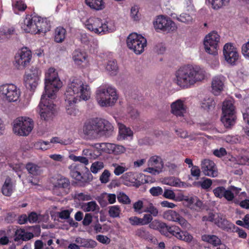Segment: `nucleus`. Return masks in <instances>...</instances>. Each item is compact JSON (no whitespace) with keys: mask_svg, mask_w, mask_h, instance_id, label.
<instances>
[{"mask_svg":"<svg viewBox=\"0 0 249 249\" xmlns=\"http://www.w3.org/2000/svg\"><path fill=\"white\" fill-rule=\"evenodd\" d=\"M62 82L54 68H50L45 74V92L41 97L38 107L42 120H48L52 117L55 111V105L53 99L56 97V93L62 87Z\"/></svg>","mask_w":249,"mask_h":249,"instance_id":"1","label":"nucleus"},{"mask_svg":"<svg viewBox=\"0 0 249 249\" xmlns=\"http://www.w3.org/2000/svg\"><path fill=\"white\" fill-rule=\"evenodd\" d=\"M176 83L182 88H189L205 78V71L197 66L187 65L176 72Z\"/></svg>","mask_w":249,"mask_h":249,"instance_id":"2","label":"nucleus"},{"mask_svg":"<svg viewBox=\"0 0 249 249\" xmlns=\"http://www.w3.org/2000/svg\"><path fill=\"white\" fill-rule=\"evenodd\" d=\"M83 130L87 135L96 134L100 137L108 138L113 135L114 127L107 120L95 118L87 121L84 124Z\"/></svg>","mask_w":249,"mask_h":249,"instance_id":"3","label":"nucleus"},{"mask_svg":"<svg viewBox=\"0 0 249 249\" xmlns=\"http://www.w3.org/2000/svg\"><path fill=\"white\" fill-rule=\"evenodd\" d=\"M65 98L69 102L78 100L87 101L90 96V89L89 86L85 83L80 78L74 77L70 80L66 91Z\"/></svg>","mask_w":249,"mask_h":249,"instance_id":"4","label":"nucleus"},{"mask_svg":"<svg viewBox=\"0 0 249 249\" xmlns=\"http://www.w3.org/2000/svg\"><path fill=\"white\" fill-rule=\"evenodd\" d=\"M21 29L26 33L32 34L46 33L51 28L50 21L42 18L36 13L26 15L21 24Z\"/></svg>","mask_w":249,"mask_h":249,"instance_id":"5","label":"nucleus"},{"mask_svg":"<svg viewBox=\"0 0 249 249\" xmlns=\"http://www.w3.org/2000/svg\"><path fill=\"white\" fill-rule=\"evenodd\" d=\"M96 100L102 107L112 106L118 100L116 90L111 87H100L96 91Z\"/></svg>","mask_w":249,"mask_h":249,"instance_id":"6","label":"nucleus"},{"mask_svg":"<svg viewBox=\"0 0 249 249\" xmlns=\"http://www.w3.org/2000/svg\"><path fill=\"white\" fill-rule=\"evenodd\" d=\"M222 110L221 122L226 128H231L235 125L237 120L235 107L232 102L231 100L224 101Z\"/></svg>","mask_w":249,"mask_h":249,"instance_id":"7","label":"nucleus"},{"mask_svg":"<svg viewBox=\"0 0 249 249\" xmlns=\"http://www.w3.org/2000/svg\"><path fill=\"white\" fill-rule=\"evenodd\" d=\"M72 160L74 161H79L80 163L76 164L71 170V177L82 183L88 182L89 178L85 174H83V172L87 169L86 166L89 163V160L85 157L76 156L73 157Z\"/></svg>","mask_w":249,"mask_h":249,"instance_id":"8","label":"nucleus"},{"mask_svg":"<svg viewBox=\"0 0 249 249\" xmlns=\"http://www.w3.org/2000/svg\"><path fill=\"white\" fill-rule=\"evenodd\" d=\"M34 124L33 121L29 117H19L13 122V131L17 135L26 136L32 131Z\"/></svg>","mask_w":249,"mask_h":249,"instance_id":"9","label":"nucleus"},{"mask_svg":"<svg viewBox=\"0 0 249 249\" xmlns=\"http://www.w3.org/2000/svg\"><path fill=\"white\" fill-rule=\"evenodd\" d=\"M126 44L129 49L132 50L136 54H140L144 51L147 41L142 35L132 33L127 37Z\"/></svg>","mask_w":249,"mask_h":249,"instance_id":"10","label":"nucleus"},{"mask_svg":"<svg viewBox=\"0 0 249 249\" xmlns=\"http://www.w3.org/2000/svg\"><path fill=\"white\" fill-rule=\"evenodd\" d=\"M20 95L19 90L13 84H5L0 86V96L4 100L9 102H16Z\"/></svg>","mask_w":249,"mask_h":249,"instance_id":"11","label":"nucleus"},{"mask_svg":"<svg viewBox=\"0 0 249 249\" xmlns=\"http://www.w3.org/2000/svg\"><path fill=\"white\" fill-rule=\"evenodd\" d=\"M219 40L220 36L216 32H212L210 33L205 37L204 41L206 52L214 55L217 54Z\"/></svg>","mask_w":249,"mask_h":249,"instance_id":"12","label":"nucleus"},{"mask_svg":"<svg viewBox=\"0 0 249 249\" xmlns=\"http://www.w3.org/2000/svg\"><path fill=\"white\" fill-rule=\"evenodd\" d=\"M153 25L156 30H160L163 32H169L177 29L175 22L169 18L163 15L157 16Z\"/></svg>","mask_w":249,"mask_h":249,"instance_id":"13","label":"nucleus"},{"mask_svg":"<svg viewBox=\"0 0 249 249\" xmlns=\"http://www.w3.org/2000/svg\"><path fill=\"white\" fill-rule=\"evenodd\" d=\"M71 183L70 180L65 177H60L53 184V193L58 196H63L70 193Z\"/></svg>","mask_w":249,"mask_h":249,"instance_id":"14","label":"nucleus"},{"mask_svg":"<svg viewBox=\"0 0 249 249\" xmlns=\"http://www.w3.org/2000/svg\"><path fill=\"white\" fill-rule=\"evenodd\" d=\"M41 74L40 71L36 68L32 67L30 72L24 76L25 85L27 89L34 90L38 85L39 76Z\"/></svg>","mask_w":249,"mask_h":249,"instance_id":"15","label":"nucleus"},{"mask_svg":"<svg viewBox=\"0 0 249 249\" xmlns=\"http://www.w3.org/2000/svg\"><path fill=\"white\" fill-rule=\"evenodd\" d=\"M32 58V53L27 48H22L16 54L15 57V64L18 69H23L29 64Z\"/></svg>","mask_w":249,"mask_h":249,"instance_id":"16","label":"nucleus"},{"mask_svg":"<svg viewBox=\"0 0 249 249\" xmlns=\"http://www.w3.org/2000/svg\"><path fill=\"white\" fill-rule=\"evenodd\" d=\"M163 217L168 221L178 223L182 228L189 229L190 227L188 221L175 211L169 210L164 212Z\"/></svg>","mask_w":249,"mask_h":249,"instance_id":"17","label":"nucleus"},{"mask_svg":"<svg viewBox=\"0 0 249 249\" xmlns=\"http://www.w3.org/2000/svg\"><path fill=\"white\" fill-rule=\"evenodd\" d=\"M223 54L227 62L231 65H234L239 58L236 48L230 43H227L224 45Z\"/></svg>","mask_w":249,"mask_h":249,"instance_id":"18","label":"nucleus"},{"mask_svg":"<svg viewBox=\"0 0 249 249\" xmlns=\"http://www.w3.org/2000/svg\"><path fill=\"white\" fill-rule=\"evenodd\" d=\"M170 235H173L178 239L187 242H191L193 238L192 235L188 232L186 231H181L178 226L175 225L169 227L168 236Z\"/></svg>","mask_w":249,"mask_h":249,"instance_id":"19","label":"nucleus"},{"mask_svg":"<svg viewBox=\"0 0 249 249\" xmlns=\"http://www.w3.org/2000/svg\"><path fill=\"white\" fill-rule=\"evenodd\" d=\"M201 170L205 176L216 177L218 176V170L214 162L209 159H204L201 162Z\"/></svg>","mask_w":249,"mask_h":249,"instance_id":"20","label":"nucleus"},{"mask_svg":"<svg viewBox=\"0 0 249 249\" xmlns=\"http://www.w3.org/2000/svg\"><path fill=\"white\" fill-rule=\"evenodd\" d=\"M213 221L218 227L228 232L233 231L235 229V225L228 221L222 214H217Z\"/></svg>","mask_w":249,"mask_h":249,"instance_id":"21","label":"nucleus"},{"mask_svg":"<svg viewBox=\"0 0 249 249\" xmlns=\"http://www.w3.org/2000/svg\"><path fill=\"white\" fill-rule=\"evenodd\" d=\"M171 112L177 117H183L186 112V106L182 101L177 100L171 105Z\"/></svg>","mask_w":249,"mask_h":249,"instance_id":"22","label":"nucleus"},{"mask_svg":"<svg viewBox=\"0 0 249 249\" xmlns=\"http://www.w3.org/2000/svg\"><path fill=\"white\" fill-rule=\"evenodd\" d=\"M72 59L74 63L78 65H81L82 64L86 65L88 63L87 53L79 49L75 50L73 52Z\"/></svg>","mask_w":249,"mask_h":249,"instance_id":"23","label":"nucleus"},{"mask_svg":"<svg viewBox=\"0 0 249 249\" xmlns=\"http://www.w3.org/2000/svg\"><path fill=\"white\" fill-rule=\"evenodd\" d=\"M34 235L32 232H26L24 229H18L15 231L14 240L18 242L20 240L28 241L32 239Z\"/></svg>","mask_w":249,"mask_h":249,"instance_id":"24","label":"nucleus"},{"mask_svg":"<svg viewBox=\"0 0 249 249\" xmlns=\"http://www.w3.org/2000/svg\"><path fill=\"white\" fill-rule=\"evenodd\" d=\"M150 227L153 229L158 230L162 234L168 236L169 227L166 223L155 220L150 224Z\"/></svg>","mask_w":249,"mask_h":249,"instance_id":"25","label":"nucleus"},{"mask_svg":"<svg viewBox=\"0 0 249 249\" xmlns=\"http://www.w3.org/2000/svg\"><path fill=\"white\" fill-rule=\"evenodd\" d=\"M241 191L240 188L231 185L228 187L227 189H226L223 197L228 201H231L233 200L235 196H237Z\"/></svg>","mask_w":249,"mask_h":249,"instance_id":"26","label":"nucleus"},{"mask_svg":"<svg viewBox=\"0 0 249 249\" xmlns=\"http://www.w3.org/2000/svg\"><path fill=\"white\" fill-rule=\"evenodd\" d=\"M75 242L80 245V246L88 249H92L95 248L97 243L91 239H85L78 237L76 238Z\"/></svg>","mask_w":249,"mask_h":249,"instance_id":"27","label":"nucleus"},{"mask_svg":"<svg viewBox=\"0 0 249 249\" xmlns=\"http://www.w3.org/2000/svg\"><path fill=\"white\" fill-rule=\"evenodd\" d=\"M97 29L99 30V32H95V34L104 35L112 32L114 30L115 27L111 21H106L103 22L102 21V25L97 26Z\"/></svg>","mask_w":249,"mask_h":249,"instance_id":"28","label":"nucleus"},{"mask_svg":"<svg viewBox=\"0 0 249 249\" xmlns=\"http://www.w3.org/2000/svg\"><path fill=\"white\" fill-rule=\"evenodd\" d=\"M102 25V19L97 18H90L86 21L85 26L87 29L95 33L99 32L97 29V26Z\"/></svg>","mask_w":249,"mask_h":249,"instance_id":"29","label":"nucleus"},{"mask_svg":"<svg viewBox=\"0 0 249 249\" xmlns=\"http://www.w3.org/2000/svg\"><path fill=\"white\" fill-rule=\"evenodd\" d=\"M14 186L11 178L7 177L1 188L2 194L6 196H10L13 193Z\"/></svg>","mask_w":249,"mask_h":249,"instance_id":"30","label":"nucleus"},{"mask_svg":"<svg viewBox=\"0 0 249 249\" xmlns=\"http://www.w3.org/2000/svg\"><path fill=\"white\" fill-rule=\"evenodd\" d=\"M119 140H124L128 137H132L133 135V131L130 128L127 127L122 124H119Z\"/></svg>","mask_w":249,"mask_h":249,"instance_id":"31","label":"nucleus"},{"mask_svg":"<svg viewBox=\"0 0 249 249\" xmlns=\"http://www.w3.org/2000/svg\"><path fill=\"white\" fill-rule=\"evenodd\" d=\"M107 148V152L115 155H119L123 153L125 151V148L122 145H117L114 143H107L106 144Z\"/></svg>","mask_w":249,"mask_h":249,"instance_id":"32","label":"nucleus"},{"mask_svg":"<svg viewBox=\"0 0 249 249\" xmlns=\"http://www.w3.org/2000/svg\"><path fill=\"white\" fill-rule=\"evenodd\" d=\"M66 30L62 27H57L54 31V41L56 43L64 41L66 36Z\"/></svg>","mask_w":249,"mask_h":249,"instance_id":"33","label":"nucleus"},{"mask_svg":"<svg viewBox=\"0 0 249 249\" xmlns=\"http://www.w3.org/2000/svg\"><path fill=\"white\" fill-rule=\"evenodd\" d=\"M224 84L222 81L218 77H215L212 83V88L213 93L217 95L223 90Z\"/></svg>","mask_w":249,"mask_h":249,"instance_id":"34","label":"nucleus"},{"mask_svg":"<svg viewBox=\"0 0 249 249\" xmlns=\"http://www.w3.org/2000/svg\"><path fill=\"white\" fill-rule=\"evenodd\" d=\"M135 235L138 237L147 241H152L153 236L144 227L137 229L135 231Z\"/></svg>","mask_w":249,"mask_h":249,"instance_id":"35","label":"nucleus"},{"mask_svg":"<svg viewBox=\"0 0 249 249\" xmlns=\"http://www.w3.org/2000/svg\"><path fill=\"white\" fill-rule=\"evenodd\" d=\"M85 3L91 9L95 10H102L105 7L103 0H85Z\"/></svg>","mask_w":249,"mask_h":249,"instance_id":"36","label":"nucleus"},{"mask_svg":"<svg viewBox=\"0 0 249 249\" xmlns=\"http://www.w3.org/2000/svg\"><path fill=\"white\" fill-rule=\"evenodd\" d=\"M106 70L110 75H116L118 72L119 67L116 60H108L106 67Z\"/></svg>","mask_w":249,"mask_h":249,"instance_id":"37","label":"nucleus"},{"mask_svg":"<svg viewBox=\"0 0 249 249\" xmlns=\"http://www.w3.org/2000/svg\"><path fill=\"white\" fill-rule=\"evenodd\" d=\"M25 168L28 173L33 176H38L41 173L40 167L32 162L27 163L26 164Z\"/></svg>","mask_w":249,"mask_h":249,"instance_id":"38","label":"nucleus"},{"mask_svg":"<svg viewBox=\"0 0 249 249\" xmlns=\"http://www.w3.org/2000/svg\"><path fill=\"white\" fill-rule=\"evenodd\" d=\"M202 240L205 242H207L212 244L214 246H216L220 244V239L214 235L205 234L202 236Z\"/></svg>","mask_w":249,"mask_h":249,"instance_id":"39","label":"nucleus"},{"mask_svg":"<svg viewBox=\"0 0 249 249\" xmlns=\"http://www.w3.org/2000/svg\"><path fill=\"white\" fill-rule=\"evenodd\" d=\"M78 100L73 101V102H69L67 98H65L66 109L67 113L70 115H75L77 110L75 108V104Z\"/></svg>","mask_w":249,"mask_h":249,"instance_id":"40","label":"nucleus"},{"mask_svg":"<svg viewBox=\"0 0 249 249\" xmlns=\"http://www.w3.org/2000/svg\"><path fill=\"white\" fill-rule=\"evenodd\" d=\"M12 7L15 14H18V11L23 12L27 8L26 4L21 0L13 1Z\"/></svg>","mask_w":249,"mask_h":249,"instance_id":"41","label":"nucleus"},{"mask_svg":"<svg viewBox=\"0 0 249 249\" xmlns=\"http://www.w3.org/2000/svg\"><path fill=\"white\" fill-rule=\"evenodd\" d=\"M215 102L213 98L206 97L202 101L201 106L205 110H209L215 107Z\"/></svg>","mask_w":249,"mask_h":249,"instance_id":"42","label":"nucleus"},{"mask_svg":"<svg viewBox=\"0 0 249 249\" xmlns=\"http://www.w3.org/2000/svg\"><path fill=\"white\" fill-rule=\"evenodd\" d=\"M143 212L149 213L152 216L156 217L158 216L159 211L158 209L151 203H148L147 205H144Z\"/></svg>","mask_w":249,"mask_h":249,"instance_id":"43","label":"nucleus"},{"mask_svg":"<svg viewBox=\"0 0 249 249\" xmlns=\"http://www.w3.org/2000/svg\"><path fill=\"white\" fill-rule=\"evenodd\" d=\"M83 208L85 212H93L96 209H99V206L94 201L89 202L85 203L83 205Z\"/></svg>","mask_w":249,"mask_h":249,"instance_id":"44","label":"nucleus"},{"mask_svg":"<svg viewBox=\"0 0 249 249\" xmlns=\"http://www.w3.org/2000/svg\"><path fill=\"white\" fill-rule=\"evenodd\" d=\"M133 175L134 174L132 172H129L124 174L122 176V178L124 181L132 183L133 185L138 186L140 185V184H137L136 183V179L133 178Z\"/></svg>","mask_w":249,"mask_h":249,"instance_id":"45","label":"nucleus"},{"mask_svg":"<svg viewBox=\"0 0 249 249\" xmlns=\"http://www.w3.org/2000/svg\"><path fill=\"white\" fill-rule=\"evenodd\" d=\"M73 199L76 201H88L91 199L89 195L85 194L83 193H76L73 196Z\"/></svg>","mask_w":249,"mask_h":249,"instance_id":"46","label":"nucleus"},{"mask_svg":"<svg viewBox=\"0 0 249 249\" xmlns=\"http://www.w3.org/2000/svg\"><path fill=\"white\" fill-rule=\"evenodd\" d=\"M121 212L120 208L117 205L112 206L110 207L108 213L109 216L113 218L119 217Z\"/></svg>","mask_w":249,"mask_h":249,"instance_id":"47","label":"nucleus"},{"mask_svg":"<svg viewBox=\"0 0 249 249\" xmlns=\"http://www.w3.org/2000/svg\"><path fill=\"white\" fill-rule=\"evenodd\" d=\"M35 146L37 149L46 150L50 148V143L49 142L39 141L36 142Z\"/></svg>","mask_w":249,"mask_h":249,"instance_id":"48","label":"nucleus"},{"mask_svg":"<svg viewBox=\"0 0 249 249\" xmlns=\"http://www.w3.org/2000/svg\"><path fill=\"white\" fill-rule=\"evenodd\" d=\"M230 0H212V7L214 9H218L225 5L229 2Z\"/></svg>","mask_w":249,"mask_h":249,"instance_id":"49","label":"nucleus"},{"mask_svg":"<svg viewBox=\"0 0 249 249\" xmlns=\"http://www.w3.org/2000/svg\"><path fill=\"white\" fill-rule=\"evenodd\" d=\"M104 167V164L101 161H95L93 162L91 166L90 171L93 174H96L99 171Z\"/></svg>","mask_w":249,"mask_h":249,"instance_id":"50","label":"nucleus"},{"mask_svg":"<svg viewBox=\"0 0 249 249\" xmlns=\"http://www.w3.org/2000/svg\"><path fill=\"white\" fill-rule=\"evenodd\" d=\"M178 21L186 23H190L192 22L193 18L189 14L186 13L181 14L179 17L177 18Z\"/></svg>","mask_w":249,"mask_h":249,"instance_id":"51","label":"nucleus"},{"mask_svg":"<svg viewBox=\"0 0 249 249\" xmlns=\"http://www.w3.org/2000/svg\"><path fill=\"white\" fill-rule=\"evenodd\" d=\"M226 189L223 186H219L213 190L214 196L219 198L223 197Z\"/></svg>","mask_w":249,"mask_h":249,"instance_id":"52","label":"nucleus"},{"mask_svg":"<svg viewBox=\"0 0 249 249\" xmlns=\"http://www.w3.org/2000/svg\"><path fill=\"white\" fill-rule=\"evenodd\" d=\"M117 199L119 202L124 204H129L131 202L129 197L124 193H120L117 197Z\"/></svg>","mask_w":249,"mask_h":249,"instance_id":"53","label":"nucleus"},{"mask_svg":"<svg viewBox=\"0 0 249 249\" xmlns=\"http://www.w3.org/2000/svg\"><path fill=\"white\" fill-rule=\"evenodd\" d=\"M149 193L153 196H158L163 193V190L160 186L152 187L149 190Z\"/></svg>","mask_w":249,"mask_h":249,"instance_id":"54","label":"nucleus"},{"mask_svg":"<svg viewBox=\"0 0 249 249\" xmlns=\"http://www.w3.org/2000/svg\"><path fill=\"white\" fill-rule=\"evenodd\" d=\"M110 173L107 170H105L100 177V180L102 183H107L109 181Z\"/></svg>","mask_w":249,"mask_h":249,"instance_id":"55","label":"nucleus"},{"mask_svg":"<svg viewBox=\"0 0 249 249\" xmlns=\"http://www.w3.org/2000/svg\"><path fill=\"white\" fill-rule=\"evenodd\" d=\"M162 194V196L164 198L172 200L176 199V194L172 190L165 189Z\"/></svg>","mask_w":249,"mask_h":249,"instance_id":"56","label":"nucleus"},{"mask_svg":"<svg viewBox=\"0 0 249 249\" xmlns=\"http://www.w3.org/2000/svg\"><path fill=\"white\" fill-rule=\"evenodd\" d=\"M153 220V216L150 214H144L142 218H141L142 226L151 224Z\"/></svg>","mask_w":249,"mask_h":249,"instance_id":"57","label":"nucleus"},{"mask_svg":"<svg viewBox=\"0 0 249 249\" xmlns=\"http://www.w3.org/2000/svg\"><path fill=\"white\" fill-rule=\"evenodd\" d=\"M133 208L134 209V211L139 213H142V209L143 208L144 209L143 203L142 200H138L135 202L133 205Z\"/></svg>","mask_w":249,"mask_h":249,"instance_id":"58","label":"nucleus"},{"mask_svg":"<svg viewBox=\"0 0 249 249\" xmlns=\"http://www.w3.org/2000/svg\"><path fill=\"white\" fill-rule=\"evenodd\" d=\"M128 219L130 223L132 226H142L141 218L135 216L129 217Z\"/></svg>","mask_w":249,"mask_h":249,"instance_id":"59","label":"nucleus"},{"mask_svg":"<svg viewBox=\"0 0 249 249\" xmlns=\"http://www.w3.org/2000/svg\"><path fill=\"white\" fill-rule=\"evenodd\" d=\"M213 154L216 157L221 158L227 155V151L224 148L221 147L219 149L214 150Z\"/></svg>","mask_w":249,"mask_h":249,"instance_id":"60","label":"nucleus"},{"mask_svg":"<svg viewBox=\"0 0 249 249\" xmlns=\"http://www.w3.org/2000/svg\"><path fill=\"white\" fill-rule=\"evenodd\" d=\"M16 215L14 213H8L4 218V220L7 223H12L15 220Z\"/></svg>","mask_w":249,"mask_h":249,"instance_id":"61","label":"nucleus"},{"mask_svg":"<svg viewBox=\"0 0 249 249\" xmlns=\"http://www.w3.org/2000/svg\"><path fill=\"white\" fill-rule=\"evenodd\" d=\"M92 220V216L91 214L89 213H86L82 221L83 225L85 226H89L91 223Z\"/></svg>","mask_w":249,"mask_h":249,"instance_id":"62","label":"nucleus"},{"mask_svg":"<svg viewBox=\"0 0 249 249\" xmlns=\"http://www.w3.org/2000/svg\"><path fill=\"white\" fill-rule=\"evenodd\" d=\"M96 239L99 242L104 244H109L110 242V240L108 237L101 234L97 235Z\"/></svg>","mask_w":249,"mask_h":249,"instance_id":"63","label":"nucleus"},{"mask_svg":"<svg viewBox=\"0 0 249 249\" xmlns=\"http://www.w3.org/2000/svg\"><path fill=\"white\" fill-rule=\"evenodd\" d=\"M242 53L244 56L249 58V41L242 46Z\"/></svg>","mask_w":249,"mask_h":249,"instance_id":"64","label":"nucleus"}]
</instances>
